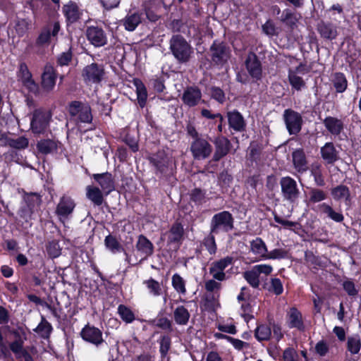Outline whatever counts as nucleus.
I'll return each mask as SVG.
<instances>
[{
  "instance_id": "nucleus-23",
  "label": "nucleus",
  "mask_w": 361,
  "mask_h": 361,
  "mask_svg": "<svg viewBox=\"0 0 361 361\" xmlns=\"http://www.w3.org/2000/svg\"><path fill=\"white\" fill-rule=\"evenodd\" d=\"M286 324L289 329H296L299 331L305 330V325L301 312L295 307H292L286 313Z\"/></svg>"
},
{
  "instance_id": "nucleus-10",
  "label": "nucleus",
  "mask_w": 361,
  "mask_h": 361,
  "mask_svg": "<svg viewBox=\"0 0 361 361\" xmlns=\"http://www.w3.org/2000/svg\"><path fill=\"white\" fill-rule=\"evenodd\" d=\"M180 99L183 104L188 108L195 107L204 103V100L202 99V90L195 85L186 86L183 89Z\"/></svg>"
},
{
  "instance_id": "nucleus-35",
  "label": "nucleus",
  "mask_w": 361,
  "mask_h": 361,
  "mask_svg": "<svg viewBox=\"0 0 361 361\" xmlns=\"http://www.w3.org/2000/svg\"><path fill=\"white\" fill-rule=\"evenodd\" d=\"M23 201L25 205L32 209L33 211H37L42 204V195L37 192H27L23 190Z\"/></svg>"
},
{
  "instance_id": "nucleus-28",
  "label": "nucleus",
  "mask_w": 361,
  "mask_h": 361,
  "mask_svg": "<svg viewBox=\"0 0 361 361\" xmlns=\"http://www.w3.org/2000/svg\"><path fill=\"white\" fill-rule=\"evenodd\" d=\"M16 339L10 343L9 348L17 358L23 357L25 361H34L32 356L24 348V341L18 331L14 332Z\"/></svg>"
},
{
  "instance_id": "nucleus-24",
  "label": "nucleus",
  "mask_w": 361,
  "mask_h": 361,
  "mask_svg": "<svg viewBox=\"0 0 361 361\" xmlns=\"http://www.w3.org/2000/svg\"><path fill=\"white\" fill-rule=\"evenodd\" d=\"M86 36L88 41L94 47H103L107 43V37L104 30L98 26L88 27Z\"/></svg>"
},
{
  "instance_id": "nucleus-41",
  "label": "nucleus",
  "mask_w": 361,
  "mask_h": 361,
  "mask_svg": "<svg viewBox=\"0 0 361 361\" xmlns=\"http://www.w3.org/2000/svg\"><path fill=\"white\" fill-rule=\"evenodd\" d=\"M33 331L42 338L48 339L53 331V327L44 316L41 315V321Z\"/></svg>"
},
{
  "instance_id": "nucleus-14",
  "label": "nucleus",
  "mask_w": 361,
  "mask_h": 361,
  "mask_svg": "<svg viewBox=\"0 0 361 361\" xmlns=\"http://www.w3.org/2000/svg\"><path fill=\"white\" fill-rule=\"evenodd\" d=\"M61 29L59 22L49 23L43 26L35 40V45L43 47L51 43V37H56Z\"/></svg>"
},
{
  "instance_id": "nucleus-57",
  "label": "nucleus",
  "mask_w": 361,
  "mask_h": 361,
  "mask_svg": "<svg viewBox=\"0 0 361 361\" xmlns=\"http://www.w3.org/2000/svg\"><path fill=\"white\" fill-rule=\"evenodd\" d=\"M143 284L146 286L147 288L149 290V293L152 295L159 296L162 294V288L161 287V285L155 279L150 278L147 280H145L143 281Z\"/></svg>"
},
{
  "instance_id": "nucleus-17",
  "label": "nucleus",
  "mask_w": 361,
  "mask_h": 361,
  "mask_svg": "<svg viewBox=\"0 0 361 361\" xmlns=\"http://www.w3.org/2000/svg\"><path fill=\"white\" fill-rule=\"evenodd\" d=\"M63 145L55 136L51 138H42L37 142L36 149L37 152L42 155L57 154Z\"/></svg>"
},
{
  "instance_id": "nucleus-54",
  "label": "nucleus",
  "mask_w": 361,
  "mask_h": 361,
  "mask_svg": "<svg viewBox=\"0 0 361 361\" xmlns=\"http://www.w3.org/2000/svg\"><path fill=\"white\" fill-rule=\"evenodd\" d=\"M250 247L251 251L253 253L262 255V257L264 255H266L268 251L265 243L259 237H257L255 240H252L250 242Z\"/></svg>"
},
{
  "instance_id": "nucleus-34",
  "label": "nucleus",
  "mask_w": 361,
  "mask_h": 361,
  "mask_svg": "<svg viewBox=\"0 0 361 361\" xmlns=\"http://www.w3.org/2000/svg\"><path fill=\"white\" fill-rule=\"evenodd\" d=\"M63 13L66 18L67 26L78 22L82 16V13L80 11L78 5L72 1L63 6Z\"/></svg>"
},
{
  "instance_id": "nucleus-47",
  "label": "nucleus",
  "mask_w": 361,
  "mask_h": 361,
  "mask_svg": "<svg viewBox=\"0 0 361 361\" xmlns=\"http://www.w3.org/2000/svg\"><path fill=\"white\" fill-rule=\"evenodd\" d=\"M190 314L186 307L183 305L178 306L173 312V319L178 325H186L190 319Z\"/></svg>"
},
{
  "instance_id": "nucleus-36",
  "label": "nucleus",
  "mask_w": 361,
  "mask_h": 361,
  "mask_svg": "<svg viewBox=\"0 0 361 361\" xmlns=\"http://www.w3.org/2000/svg\"><path fill=\"white\" fill-rule=\"evenodd\" d=\"M201 116L207 119L214 120V124H217V131L219 133L225 132V120L220 113L212 114L210 110L202 109L201 110Z\"/></svg>"
},
{
  "instance_id": "nucleus-50",
  "label": "nucleus",
  "mask_w": 361,
  "mask_h": 361,
  "mask_svg": "<svg viewBox=\"0 0 361 361\" xmlns=\"http://www.w3.org/2000/svg\"><path fill=\"white\" fill-rule=\"evenodd\" d=\"M308 202L310 204H316L327 199V192L318 188H310L308 192Z\"/></svg>"
},
{
  "instance_id": "nucleus-20",
  "label": "nucleus",
  "mask_w": 361,
  "mask_h": 361,
  "mask_svg": "<svg viewBox=\"0 0 361 361\" xmlns=\"http://www.w3.org/2000/svg\"><path fill=\"white\" fill-rule=\"evenodd\" d=\"M74 200L68 195H63L56 205L55 214L61 221L67 219L75 207Z\"/></svg>"
},
{
  "instance_id": "nucleus-59",
  "label": "nucleus",
  "mask_w": 361,
  "mask_h": 361,
  "mask_svg": "<svg viewBox=\"0 0 361 361\" xmlns=\"http://www.w3.org/2000/svg\"><path fill=\"white\" fill-rule=\"evenodd\" d=\"M72 48L70 47L66 51H63L58 55L56 58V64L59 66H67L73 59Z\"/></svg>"
},
{
  "instance_id": "nucleus-6",
  "label": "nucleus",
  "mask_w": 361,
  "mask_h": 361,
  "mask_svg": "<svg viewBox=\"0 0 361 361\" xmlns=\"http://www.w3.org/2000/svg\"><path fill=\"white\" fill-rule=\"evenodd\" d=\"M280 185L283 200L291 204H295L300 194L296 180L288 176L282 177Z\"/></svg>"
},
{
  "instance_id": "nucleus-52",
  "label": "nucleus",
  "mask_w": 361,
  "mask_h": 361,
  "mask_svg": "<svg viewBox=\"0 0 361 361\" xmlns=\"http://www.w3.org/2000/svg\"><path fill=\"white\" fill-rule=\"evenodd\" d=\"M288 79L292 89L298 92L301 91L306 86L303 78L297 75L295 72L291 69L288 71Z\"/></svg>"
},
{
  "instance_id": "nucleus-15",
  "label": "nucleus",
  "mask_w": 361,
  "mask_h": 361,
  "mask_svg": "<svg viewBox=\"0 0 361 361\" xmlns=\"http://www.w3.org/2000/svg\"><path fill=\"white\" fill-rule=\"evenodd\" d=\"M212 145L202 137L193 140L190 145V152L195 159H206L212 152Z\"/></svg>"
},
{
  "instance_id": "nucleus-22",
  "label": "nucleus",
  "mask_w": 361,
  "mask_h": 361,
  "mask_svg": "<svg viewBox=\"0 0 361 361\" xmlns=\"http://www.w3.org/2000/svg\"><path fill=\"white\" fill-rule=\"evenodd\" d=\"M215 151L212 157V161L217 162L225 157L231 151L232 144L230 140L225 136L216 137L214 141Z\"/></svg>"
},
{
  "instance_id": "nucleus-60",
  "label": "nucleus",
  "mask_w": 361,
  "mask_h": 361,
  "mask_svg": "<svg viewBox=\"0 0 361 361\" xmlns=\"http://www.w3.org/2000/svg\"><path fill=\"white\" fill-rule=\"evenodd\" d=\"M342 288L348 295L352 298L356 297L359 292L354 281L351 279H346V280L343 281Z\"/></svg>"
},
{
  "instance_id": "nucleus-21",
  "label": "nucleus",
  "mask_w": 361,
  "mask_h": 361,
  "mask_svg": "<svg viewBox=\"0 0 361 361\" xmlns=\"http://www.w3.org/2000/svg\"><path fill=\"white\" fill-rule=\"evenodd\" d=\"M322 123L326 131L334 137H340L345 128L344 120L335 116H326Z\"/></svg>"
},
{
  "instance_id": "nucleus-18",
  "label": "nucleus",
  "mask_w": 361,
  "mask_h": 361,
  "mask_svg": "<svg viewBox=\"0 0 361 361\" xmlns=\"http://www.w3.org/2000/svg\"><path fill=\"white\" fill-rule=\"evenodd\" d=\"M149 164L154 167L157 175L166 174L169 171L170 158L164 151H158L148 157Z\"/></svg>"
},
{
  "instance_id": "nucleus-19",
  "label": "nucleus",
  "mask_w": 361,
  "mask_h": 361,
  "mask_svg": "<svg viewBox=\"0 0 361 361\" xmlns=\"http://www.w3.org/2000/svg\"><path fill=\"white\" fill-rule=\"evenodd\" d=\"M245 68L255 82H258L262 78V66L260 60L256 54L249 52L245 61Z\"/></svg>"
},
{
  "instance_id": "nucleus-2",
  "label": "nucleus",
  "mask_w": 361,
  "mask_h": 361,
  "mask_svg": "<svg viewBox=\"0 0 361 361\" xmlns=\"http://www.w3.org/2000/svg\"><path fill=\"white\" fill-rule=\"evenodd\" d=\"M51 114L43 108L35 109L30 118V130L35 137L45 135L50 131Z\"/></svg>"
},
{
  "instance_id": "nucleus-40",
  "label": "nucleus",
  "mask_w": 361,
  "mask_h": 361,
  "mask_svg": "<svg viewBox=\"0 0 361 361\" xmlns=\"http://www.w3.org/2000/svg\"><path fill=\"white\" fill-rule=\"evenodd\" d=\"M2 140H4L5 145L18 150L25 149L29 145V140L25 136H19L17 138L5 136Z\"/></svg>"
},
{
  "instance_id": "nucleus-61",
  "label": "nucleus",
  "mask_w": 361,
  "mask_h": 361,
  "mask_svg": "<svg viewBox=\"0 0 361 361\" xmlns=\"http://www.w3.org/2000/svg\"><path fill=\"white\" fill-rule=\"evenodd\" d=\"M210 97L221 104L226 102V94L224 90L217 86L210 87Z\"/></svg>"
},
{
  "instance_id": "nucleus-29",
  "label": "nucleus",
  "mask_w": 361,
  "mask_h": 361,
  "mask_svg": "<svg viewBox=\"0 0 361 361\" xmlns=\"http://www.w3.org/2000/svg\"><path fill=\"white\" fill-rule=\"evenodd\" d=\"M92 178L100 185L106 195L115 190V180L111 173H94Z\"/></svg>"
},
{
  "instance_id": "nucleus-7",
  "label": "nucleus",
  "mask_w": 361,
  "mask_h": 361,
  "mask_svg": "<svg viewBox=\"0 0 361 361\" xmlns=\"http://www.w3.org/2000/svg\"><path fill=\"white\" fill-rule=\"evenodd\" d=\"M273 268L271 265L262 264L253 266L250 270L243 272V276L247 283L254 288H258L260 285L259 275L271 274Z\"/></svg>"
},
{
  "instance_id": "nucleus-9",
  "label": "nucleus",
  "mask_w": 361,
  "mask_h": 361,
  "mask_svg": "<svg viewBox=\"0 0 361 361\" xmlns=\"http://www.w3.org/2000/svg\"><path fill=\"white\" fill-rule=\"evenodd\" d=\"M283 118L289 135H297L301 131L303 119L299 112L286 109L283 111Z\"/></svg>"
},
{
  "instance_id": "nucleus-26",
  "label": "nucleus",
  "mask_w": 361,
  "mask_h": 361,
  "mask_svg": "<svg viewBox=\"0 0 361 361\" xmlns=\"http://www.w3.org/2000/svg\"><path fill=\"white\" fill-rule=\"evenodd\" d=\"M184 235L183 225L178 219L172 224L168 231L167 242L169 244H176L180 246L184 240Z\"/></svg>"
},
{
  "instance_id": "nucleus-11",
  "label": "nucleus",
  "mask_w": 361,
  "mask_h": 361,
  "mask_svg": "<svg viewBox=\"0 0 361 361\" xmlns=\"http://www.w3.org/2000/svg\"><path fill=\"white\" fill-rule=\"evenodd\" d=\"M80 336L84 341L97 348L104 343L102 331L90 324L84 326L80 332Z\"/></svg>"
},
{
  "instance_id": "nucleus-12",
  "label": "nucleus",
  "mask_w": 361,
  "mask_h": 361,
  "mask_svg": "<svg viewBox=\"0 0 361 361\" xmlns=\"http://www.w3.org/2000/svg\"><path fill=\"white\" fill-rule=\"evenodd\" d=\"M57 78L58 72L56 68L51 64L46 63L41 75L40 85L42 90L47 93L53 91L56 86Z\"/></svg>"
},
{
  "instance_id": "nucleus-48",
  "label": "nucleus",
  "mask_w": 361,
  "mask_h": 361,
  "mask_svg": "<svg viewBox=\"0 0 361 361\" xmlns=\"http://www.w3.org/2000/svg\"><path fill=\"white\" fill-rule=\"evenodd\" d=\"M271 336V327L266 324H257L255 329V337L259 341H267L270 340Z\"/></svg>"
},
{
  "instance_id": "nucleus-30",
  "label": "nucleus",
  "mask_w": 361,
  "mask_h": 361,
  "mask_svg": "<svg viewBox=\"0 0 361 361\" xmlns=\"http://www.w3.org/2000/svg\"><path fill=\"white\" fill-rule=\"evenodd\" d=\"M322 159L326 164L333 165L339 160V152L333 142H327L320 149Z\"/></svg>"
},
{
  "instance_id": "nucleus-46",
  "label": "nucleus",
  "mask_w": 361,
  "mask_h": 361,
  "mask_svg": "<svg viewBox=\"0 0 361 361\" xmlns=\"http://www.w3.org/2000/svg\"><path fill=\"white\" fill-rule=\"evenodd\" d=\"M321 212L326 214L332 221L341 223L344 220V216L341 212L335 211L331 206L324 202L319 205Z\"/></svg>"
},
{
  "instance_id": "nucleus-31",
  "label": "nucleus",
  "mask_w": 361,
  "mask_h": 361,
  "mask_svg": "<svg viewBox=\"0 0 361 361\" xmlns=\"http://www.w3.org/2000/svg\"><path fill=\"white\" fill-rule=\"evenodd\" d=\"M292 161L294 169L300 173L308 169V161L303 148H298L292 152Z\"/></svg>"
},
{
  "instance_id": "nucleus-27",
  "label": "nucleus",
  "mask_w": 361,
  "mask_h": 361,
  "mask_svg": "<svg viewBox=\"0 0 361 361\" xmlns=\"http://www.w3.org/2000/svg\"><path fill=\"white\" fill-rule=\"evenodd\" d=\"M135 249L141 257V260L147 259L154 252L153 243L143 234L138 235Z\"/></svg>"
},
{
  "instance_id": "nucleus-25",
  "label": "nucleus",
  "mask_w": 361,
  "mask_h": 361,
  "mask_svg": "<svg viewBox=\"0 0 361 361\" xmlns=\"http://www.w3.org/2000/svg\"><path fill=\"white\" fill-rule=\"evenodd\" d=\"M228 126L235 132L242 133L246 130L247 123L243 114L237 109L226 113Z\"/></svg>"
},
{
  "instance_id": "nucleus-33",
  "label": "nucleus",
  "mask_w": 361,
  "mask_h": 361,
  "mask_svg": "<svg viewBox=\"0 0 361 361\" xmlns=\"http://www.w3.org/2000/svg\"><path fill=\"white\" fill-rule=\"evenodd\" d=\"M188 195L190 204L196 207L202 206L209 200L207 197V190L201 188L195 187L190 190Z\"/></svg>"
},
{
  "instance_id": "nucleus-39",
  "label": "nucleus",
  "mask_w": 361,
  "mask_h": 361,
  "mask_svg": "<svg viewBox=\"0 0 361 361\" xmlns=\"http://www.w3.org/2000/svg\"><path fill=\"white\" fill-rule=\"evenodd\" d=\"M331 81L336 93H343L348 88V80L343 73L336 72Z\"/></svg>"
},
{
  "instance_id": "nucleus-8",
  "label": "nucleus",
  "mask_w": 361,
  "mask_h": 361,
  "mask_svg": "<svg viewBox=\"0 0 361 361\" xmlns=\"http://www.w3.org/2000/svg\"><path fill=\"white\" fill-rule=\"evenodd\" d=\"M68 112L71 116H78V119L81 123H91L92 121V109L87 103L72 101L68 104Z\"/></svg>"
},
{
  "instance_id": "nucleus-32",
  "label": "nucleus",
  "mask_w": 361,
  "mask_h": 361,
  "mask_svg": "<svg viewBox=\"0 0 361 361\" xmlns=\"http://www.w3.org/2000/svg\"><path fill=\"white\" fill-rule=\"evenodd\" d=\"M298 16L295 11L286 8L282 11L279 19L285 27L293 31L298 27Z\"/></svg>"
},
{
  "instance_id": "nucleus-38",
  "label": "nucleus",
  "mask_w": 361,
  "mask_h": 361,
  "mask_svg": "<svg viewBox=\"0 0 361 361\" xmlns=\"http://www.w3.org/2000/svg\"><path fill=\"white\" fill-rule=\"evenodd\" d=\"M103 191L97 186L88 185L86 188V196L94 206H101L104 202Z\"/></svg>"
},
{
  "instance_id": "nucleus-45",
  "label": "nucleus",
  "mask_w": 361,
  "mask_h": 361,
  "mask_svg": "<svg viewBox=\"0 0 361 361\" xmlns=\"http://www.w3.org/2000/svg\"><path fill=\"white\" fill-rule=\"evenodd\" d=\"M104 245L106 247L113 253L123 251L125 252V255H126V260H128V254L125 251L124 248L118 242V239L115 235H113L111 234H109L108 235H106L104 239Z\"/></svg>"
},
{
  "instance_id": "nucleus-5",
  "label": "nucleus",
  "mask_w": 361,
  "mask_h": 361,
  "mask_svg": "<svg viewBox=\"0 0 361 361\" xmlns=\"http://www.w3.org/2000/svg\"><path fill=\"white\" fill-rule=\"evenodd\" d=\"M81 75L86 84H99L105 78L104 65L96 62L87 65L83 68Z\"/></svg>"
},
{
  "instance_id": "nucleus-3",
  "label": "nucleus",
  "mask_w": 361,
  "mask_h": 361,
  "mask_svg": "<svg viewBox=\"0 0 361 361\" xmlns=\"http://www.w3.org/2000/svg\"><path fill=\"white\" fill-rule=\"evenodd\" d=\"M234 217L229 211H221L213 215L210 221V231L215 234L228 233L234 229Z\"/></svg>"
},
{
  "instance_id": "nucleus-51",
  "label": "nucleus",
  "mask_w": 361,
  "mask_h": 361,
  "mask_svg": "<svg viewBox=\"0 0 361 361\" xmlns=\"http://www.w3.org/2000/svg\"><path fill=\"white\" fill-rule=\"evenodd\" d=\"M117 313L123 322L131 324L135 320V315L130 307L121 304L118 306Z\"/></svg>"
},
{
  "instance_id": "nucleus-63",
  "label": "nucleus",
  "mask_w": 361,
  "mask_h": 361,
  "mask_svg": "<svg viewBox=\"0 0 361 361\" xmlns=\"http://www.w3.org/2000/svg\"><path fill=\"white\" fill-rule=\"evenodd\" d=\"M17 77L21 82L32 77V74L25 62H20L17 71Z\"/></svg>"
},
{
  "instance_id": "nucleus-42",
  "label": "nucleus",
  "mask_w": 361,
  "mask_h": 361,
  "mask_svg": "<svg viewBox=\"0 0 361 361\" xmlns=\"http://www.w3.org/2000/svg\"><path fill=\"white\" fill-rule=\"evenodd\" d=\"M133 83L136 87L137 104L143 109L146 106L148 97L147 88L140 79H135Z\"/></svg>"
},
{
  "instance_id": "nucleus-58",
  "label": "nucleus",
  "mask_w": 361,
  "mask_h": 361,
  "mask_svg": "<svg viewBox=\"0 0 361 361\" xmlns=\"http://www.w3.org/2000/svg\"><path fill=\"white\" fill-rule=\"evenodd\" d=\"M288 257V251L283 248H276L270 252H267L266 255H263L264 259H286Z\"/></svg>"
},
{
  "instance_id": "nucleus-4",
  "label": "nucleus",
  "mask_w": 361,
  "mask_h": 361,
  "mask_svg": "<svg viewBox=\"0 0 361 361\" xmlns=\"http://www.w3.org/2000/svg\"><path fill=\"white\" fill-rule=\"evenodd\" d=\"M212 62L217 66L223 67L231 58V49L225 42L215 39L209 47Z\"/></svg>"
},
{
  "instance_id": "nucleus-56",
  "label": "nucleus",
  "mask_w": 361,
  "mask_h": 361,
  "mask_svg": "<svg viewBox=\"0 0 361 361\" xmlns=\"http://www.w3.org/2000/svg\"><path fill=\"white\" fill-rule=\"evenodd\" d=\"M171 283L177 293L183 295L186 293L185 281L180 274L176 273L172 276Z\"/></svg>"
},
{
  "instance_id": "nucleus-1",
  "label": "nucleus",
  "mask_w": 361,
  "mask_h": 361,
  "mask_svg": "<svg viewBox=\"0 0 361 361\" xmlns=\"http://www.w3.org/2000/svg\"><path fill=\"white\" fill-rule=\"evenodd\" d=\"M169 50L179 64H187L192 58L194 50L181 35H173L169 40Z\"/></svg>"
},
{
  "instance_id": "nucleus-43",
  "label": "nucleus",
  "mask_w": 361,
  "mask_h": 361,
  "mask_svg": "<svg viewBox=\"0 0 361 361\" xmlns=\"http://www.w3.org/2000/svg\"><path fill=\"white\" fill-rule=\"evenodd\" d=\"M346 350L351 355L359 354L361 350V337L358 334L348 336Z\"/></svg>"
},
{
  "instance_id": "nucleus-44",
  "label": "nucleus",
  "mask_w": 361,
  "mask_h": 361,
  "mask_svg": "<svg viewBox=\"0 0 361 361\" xmlns=\"http://www.w3.org/2000/svg\"><path fill=\"white\" fill-rule=\"evenodd\" d=\"M142 15L143 13L140 12L128 14L123 22L126 30L130 32L134 31L142 22Z\"/></svg>"
},
{
  "instance_id": "nucleus-49",
  "label": "nucleus",
  "mask_w": 361,
  "mask_h": 361,
  "mask_svg": "<svg viewBox=\"0 0 361 361\" xmlns=\"http://www.w3.org/2000/svg\"><path fill=\"white\" fill-rule=\"evenodd\" d=\"M310 173L311 176H313L314 181L317 186L324 187L326 185L325 178L322 171V166L320 164H313L312 165Z\"/></svg>"
},
{
  "instance_id": "nucleus-16",
  "label": "nucleus",
  "mask_w": 361,
  "mask_h": 361,
  "mask_svg": "<svg viewBox=\"0 0 361 361\" xmlns=\"http://www.w3.org/2000/svg\"><path fill=\"white\" fill-rule=\"evenodd\" d=\"M233 262V257L226 256L212 263L209 267V274L213 279L219 281L226 280L227 276L224 272L225 269Z\"/></svg>"
},
{
  "instance_id": "nucleus-55",
  "label": "nucleus",
  "mask_w": 361,
  "mask_h": 361,
  "mask_svg": "<svg viewBox=\"0 0 361 361\" xmlns=\"http://www.w3.org/2000/svg\"><path fill=\"white\" fill-rule=\"evenodd\" d=\"M46 251L50 258L55 259L59 257L61 254V247L59 242L56 240L48 242L46 245Z\"/></svg>"
},
{
  "instance_id": "nucleus-13",
  "label": "nucleus",
  "mask_w": 361,
  "mask_h": 361,
  "mask_svg": "<svg viewBox=\"0 0 361 361\" xmlns=\"http://www.w3.org/2000/svg\"><path fill=\"white\" fill-rule=\"evenodd\" d=\"M316 30L324 42H332L338 36V27L331 21L320 20L316 25Z\"/></svg>"
},
{
  "instance_id": "nucleus-53",
  "label": "nucleus",
  "mask_w": 361,
  "mask_h": 361,
  "mask_svg": "<svg viewBox=\"0 0 361 361\" xmlns=\"http://www.w3.org/2000/svg\"><path fill=\"white\" fill-rule=\"evenodd\" d=\"M215 235V233H212V231H210L209 233L204 238L202 242V244L210 255H215L217 251Z\"/></svg>"
},
{
  "instance_id": "nucleus-37",
  "label": "nucleus",
  "mask_w": 361,
  "mask_h": 361,
  "mask_svg": "<svg viewBox=\"0 0 361 361\" xmlns=\"http://www.w3.org/2000/svg\"><path fill=\"white\" fill-rule=\"evenodd\" d=\"M331 195L335 201H340L344 199L347 204L350 202V191L348 186L345 185H338L331 189Z\"/></svg>"
},
{
  "instance_id": "nucleus-64",
  "label": "nucleus",
  "mask_w": 361,
  "mask_h": 361,
  "mask_svg": "<svg viewBox=\"0 0 361 361\" xmlns=\"http://www.w3.org/2000/svg\"><path fill=\"white\" fill-rule=\"evenodd\" d=\"M314 350L320 357H324L330 350L329 345L326 340L322 339L316 343Z\"/></svg>"
},
{
  "instance_id": "nucleus-62",
  "label": "nucleus",
  "mask_w": 361,
  "mask_h": 361,
  "mask_svg": "<svg viewBox=\"0 0 361 361\" xmlns=\"http://www.w3.org/2000/svg\"><path fill=\"white\" fill-rule=\"evenodd\" d=\"M171 345V338L169 335H163L159 339V353L162 357H165Z\"/></svg>"
}]
</instances>
